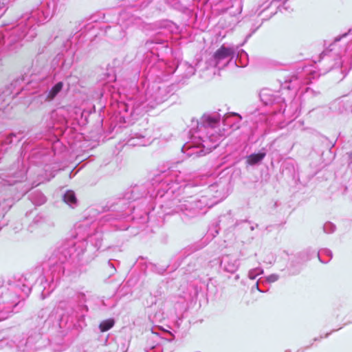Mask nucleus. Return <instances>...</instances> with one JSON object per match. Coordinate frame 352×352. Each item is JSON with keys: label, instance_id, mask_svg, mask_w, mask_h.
<instances>
[{"label": "nucleus", "instance_id": "f257e3e1", "mask_svg": "<svg viewBox=\"0 0 352 352\" xmlns=\"http://www.w3.org/2000/svg\"><path fill=\"white\" fill-rule=\"evenodd\" d=\"M265 156V153H254L248 156L246 162L250 165H254L261 162Z\"/></svg>", "mask_w": 352, "mask_h": 352}, {"label": "nucleus", "instance_id": "39448f33", "mask_svg": "<svg viewBox=\"0 0 352 352\" xmlns=\"http://www.w3.org/2000/svg\"><path fill=\"white\" fill-rule=\"evenodd\" d=\"M63 82H59L56 83L51 89L50 95L52 98H54L63 88Z\"/></svg>", "mask_w": 352, "mask_h": 352}, {"label": "nucleus", "instance_id": "20e7f679", "mask_svg": "<svg viewBox=\"0 0 352 352\" xmlns=\"http://www.w3.org/2000/svg\"><path fill=\"white\" fill-rule=\"evenodd\" d=\"M64 200L67 204H72L76 203V196L72 191H68L64 196Z\"/></svg>", "mask_w": 352, "mask_h": 352}, {"label": "nucleus", "instance_id": "7ed1b4c3", "mask_svg": "<svg viewBox=\"0 0 352 352\" xmlns=\"http://www.w3.org/2000/svg\"><path fill=\"white\" fill-rule=\"evenodd\" d=\"M113 319H107L100 322L99 328L101 332H105L112 328L114 325Z\"/></svg>", "mask_w": 352, "mask_h": 352}, {"label": "nucleus", "instance_id": "423d86ee", "mask_svg": "<svg viewBox=\"0 0 352 352\" xmlns=\"http://www.w3.org/2000/svg\"><path fill=\"white\" fill-rule=\"evenodd\" d=\"M217 122H218V120L214 118L208 116L206 118V122L210 126H213L214 124L217 123Z\"/></svg>", "mask_w": 352, "mask_h": 352}, {"label": "nucleus", "instance_id": "f03ea898", "mask_svg": "<svg viewBox=\"0 0 352 352\" xmlns=\"http://www.w3.org/2000/svg\"><path fill=\"white\" fill-rule=\"evenodd\" d=\"M229 55L230 50L225 47L224 46H221L215 52L214 57L216 59L221 60L228 57Z\"/></svg>", "mask_w": 352, "mask_h": 352}]
</instances>
